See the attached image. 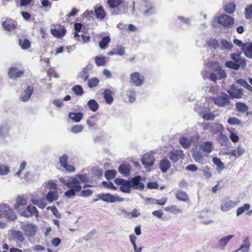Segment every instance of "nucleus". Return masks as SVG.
I'll return each mask as SVG.
<instances>
[{"instance_id": "nucleus-55", "label": "nucleus", "mask_w": 252, "mask_h": 252, "mask_svg": "<svg viewBox=\"0 0 252 252\" xmlns=\"http://www.w3.org/2000/svg\"><path fill=\"white\" fill-rule=\"evenodd\" d=\"M227 123L231 125H241L242 124L241 121L236 118L230 117L227 120Z\"/></svg>"}, {"instance_id": "nucleus-6", "label": "nucleus", "mask_w": 252, "mask_h": 252, "mask_svg": "<svg viewBox=\"0 0 252 252\" xmlns=\"http://www.w3.org/2000/svg\"><path fill=\"white\" fill-rule=\"evenodd\" d=\"M21 228L26 236L30 237H33L36 233L37 230L36 225L31 223L23 224Z\"/></svg>"}, {"instance_id": "nucleus-34", "label": "nucleus", "mask_w": 252, "mask_h": 252, "mask_svg": "<svg viewBox=\"0 0 252 252\" xmlns=\"http://www.w3.org/2000/svg\"><path fill=\"white\" fill-rule=\"evenodd\" d=\"M87 105L89 109L93 112H96L99 108L98 102L94 99L89 100L87 102Z\"/></svg>"}, {"instance_id": "nucleus-39", "label": "nucleus", "mask_w": 252, "mask_h": 252, "mask_svg": "<svg viewBox=\"0 0 252 252\" xmlns=\"http://www.w3.org/2000/svg\"><path fill=\"white\" fill-rule=\"evenodd\" d=\"M212 161L214 164L217 166V171L220 173L221 170L224 168V163L221 162L220 159L217 157H214L212 159Z\"/></svg>"}, {"instance_id": "nucleus-48", "label": "nucleus", "mask_w": 252, "mask_h": 252, "mask_svg": "<svg viewBox=\"0 0 252 252\" xmlns=\"http://www.w3.org/2000/svg\"><path fill=\"white\" fill-rule=\"evenodd\" d=\"M110 41V38L109 36L103 37L99 42V47L102 49H104Z\"/></svg>"}, {"instance_id": "nucleus-51", "label": "nucleus", "mask_w": 252, "mask_h": 252, "mask_svg": "<svg viewBox=\"0 0 252 252\" xmlns=\"http://www.w3.org/2000/svg\"><path fill=\"white\" fill-rule=\"evenodd\" d=\"M94 60L97 66H104L106 63V60L104 57L96 56Z\"/></svg>"}, {"instance_id": "nucleus-21", "label": "nucleus", "mask_w": 252, "mask_h": 252, "mask_svg": "<svg viewBox=\"0 0 252 252\" xmlns=\"http://www.w3.org/2000/svg\"><path fill=\"white\" fill-rule=\"evenodd\" d=\"M94 9L96 19L102 20L105 18L106 16V13L102 6L96 5L94 7Z\"/></svg>"}, {"instance_id": "nucleus-33", "label": "nucleus", "mask_w": 252, "mask_h": 252, "mask_svg": "<svg viewBox=\"0 0 252 252\" xmlns=\"http://www.w3.org/2000/svg\"><path fill=\"white\" fill-rule=\"evenodd\" d=\"M9 130V126L7 124H4L0 126V137L5 138L8 135Z\"/></svg>"}, {"instance_id": "nucleus-46", "label": "nucleus", "mask_w": 252, "mask_h": 252, "mask_svg": "<svg viewBox=\"0 0 252 252\" xmlns=\"http://www.w3.org/2000/svg\"><path fill=\"white\" fill-rule=\"evenodd\" d=\"M32 203L41 209L46 207L47 203L43 199H32Z\"/></svg>"}, {"instance_id": "nucleus-40", "label": "nucleus", "mask_w": 252, "mask_h": 252, "mask_svg": "<svg viewBox=\"0 0 252 252\" xmlns=\"http://www.w3.org/2000/svg\"><path fill=\"white\" fill-rule=\"evenodd\" d=\"M147 200H149L152 204H158L161 206L164 205L166 201L167 198L165 197H162L160 199H157L153 198H148Z\"/></svg>"}, {"instance_id": "nucleus-49", "label": "nucleus", "mask_w": 252, "mask_h": 252, "mask_svg": "<svg viewBox=\"0 0 252 252\" xmlns=\"http://www.w3.org/2000/svg\"><path fill=\"white\" fill-rule=\"evenodd\" d=\"M235 106L237 110L242 113L246 112L249 109L248 107L245 103L241 102H237Z\"/></svg>"}, {"instance_id": "nucleus-44", "label": "nucleus", "mask_w": 252, "mask_h": 252, "mask_svg": "<svg viewBox=\"0 0 252 252\" xmlns=\"http://www.w3.org/2000/svg\"><path fill=\"white\" fill-rule=\"evenodd\" d=\"M126 95L128 96L129 101L130 103H132L135 100V94L136 92L134 89H129L126 92Z\"/></svg>"}, {"instance_id": "nucleus-17", "label": "nucleus", "mask_w": 252, "mask_h": 252, "mask_svg": "<svg viewBox=\"0 0 252 252\" xmlns=\"http://www.w3.org/2000/svg\"><path fill=\"white\" fill-rule=\"evenodd\" d=\"M142 162L146 166H152L154 164L155 158L151 154H145L143 157Z\"/></svg>"}, {"instance_id": "nucleus-45", "label": "nucleus", "mask_w": 252, "mask_h": 252, "mask_svg": "<svg viewBox=\"0 0 252 252\" xmlns=\"http://www.w3.org/2000/svg\"><path fill=\"white\" fill-rule=\"evenodd\" d=\"M251 208L249 204L246 203L243 206L239 207L236 211V216H239L243 214L245 211L249 210Z\"/></svg>"}, {"instance_id": "nucleus-2", "label": "nucleus", "mask_w": 252, "mask_h": 252, "mask_svg": "<svg viewBox=\"0 0 252 252\" xmlns=\"http://www.w3.org/2000/svg\"><path fill=\"white\" fill-rule=\"evenodd\" d=\"M209 67L211 70H214L216 73L212 72L210 74V79L213 82H216L218 79L225 78L227 76L226 71L222 69L221 66L216 62H213L208 64Z\"/></svg>"}, {"instance_id": "nucleus-31", "label": "nucleus", "mask_w": 252, "mask_h": 252, "mask_svg": "<svg viewBox=\"0 0 252 252\" xmlns=\"http://www.w3.org/2000/svg\"><path fill=\"white\" fill-rule=\"evenodd\" d=\"M113 93L109 89H105L103 92V97L107 103L110 104L113 101Z\"/></svg>"}, {"instance_id": "nucleus-25", "label": "nucleus", "mask_w": 252, "mask_h": 252, "mask_svg": "<svg viewBox=\"0 0 252 252\" xmlns=\"http://www.w3.org/2000/svg\"><path fill=\"white\" fill-rule=\"evenodd\" d=\"M8 73L11 78H15L20 77L23 73V71L19 70L16 67H12L9 68Z\"/></svg>"}, {"instance_id": "nucleus-22", "label": "nucleus", "mask_w": 252, "mask_h": 252, "mask_svg": "<svg viewBox=\"0 0 252 252\" xmlns=\"http://www.w3.org/2000/svg\"><path fill=\"white\" fill-rule=\"evenodd\" d=\"M237 205V203L232 200L225 202L220 206V209L223 212H227L234 208Z\"/></svg>"}, {"instance_id": "nucleus-36", "label": "nucleus", "mask_w": 252, "mask_h": 252, "mask_svg": "<svg viewBox=\"0 0 252 252\" xmlns=\"http://www.w3.org/2000/svg\"><path fill=\"white\" fill-rule=\"evenodd\" d=\"M83 115L81 112L72 113L71 112L69 114V118L73 121L78 123L82 119Z\"/></svg>"}, {"instance_id": "nucleus-56", "label": "nucleus", "mask_w": 252, "mask_h": 252, "mask_svg": "<svg viewBox=\"0 0 252 252\" xmlns=\"http://www.w3.org/2000/svg\"><path fill=\"white\" fill-rule=\"evenodd\" d=\"M99 80L97 78L94 77L88 80V86L90 88H93L97 86Z\"/></svg>"}, {"instance_id": "nucleus-42", "label": "nucleus", "mask_w": 252, "mask_h": 252, "mask_svg": "<svg viewBox=\"0 0 252 252\" xmlns=\"http://www.w3.org/2000/svg\"><path fill=\"white\" fill-rule=\"evenodd\" d=\"M19 44L22 49H28L31 46V42L29 40L25 38L23 40L21 39H19Z\"/></svg>"}, {"instance_id": "nucleus-54", "label": "nucleus", "mask_w": 252, "mask_h": 252, "mask_svg": "<svg viewBox=\"0 0 252 252\" xmlns=\"http://www.w3.org/2000/svg\"><path fill=\"white\" fill-rule=\"evenodd\" d=\"M245 18L247 19L252 18V4H250L245 9Z\"/></svg>"}, {"instance_id": "nucleus-64", "label": "nucleus", "mask_w": 252, "mask_h": 252, "mask_svg": "<svg viewBox=\"0 0 252 252\" xmlns=\"http://www.w3.org/2000/svg\"><path fill=\"white\" fill-rule=\"evenodd\" d=\"M102 184L104 186V187L107 189H111L114 190H116L117 189L116 187L114 186L113 184L111 182L103 181Z\"/></svg>"}, {"instance_id": "nucleus-30", "label": "nucleus", "mask_w": 252, "mask_h": 252, "mask_svg": "<svg viewBox=\"0 0 252 252\" xmlns=\"http://www.w3.org/2000/svg\"><path fill=\"white\" fill-rule=\"evenodd\" d=\"M192 157L195 161L201 164L204 163V155L200 151H196L193 153Z\"/></svg>"}, {"instance_id": "nucleus-43", "label": "nucleus", "mask_w": 252, "mask_h": 252, "mask_svg": "<svg viewBox=\"0 0 252 252\" xmlns=\"http://www.w3.org/2000/svg\"><path fill=\"white\" fill-rule=\"evenodd\" d=\"M224 9L228 14H232L236 10V5L234 3H229L225 5Z\"/></svg>"}, {"instance_id": "nucleus-60", "label": "nucleus", "mask_w": 252, "mask_h": 252, "mask_svg": "<svg viewBox=\"0 0 252 252\" xmlns=\"http://www.w3.org/2000/svg\"><path fill=\"white\" fill-rule=\"evenodd\" d=\"M79 77L86 81L89 77V73L87 69L84 68L83 70L80 73Z\"/></svg>"}, {"instance_id": "nucleus-9", "label": "nucleus", "mask_w": 252, "mask_h": 252, "mask_svg": "<svg viewBox=\"0 0 252 252\" xmlns=\"http://www.w3.org/2000/svg\"><path fill=\"white\" fill-rule=\"evenodd\" d=\"M9 240L16 243V246L20 247L24 241L23 233L19 230H12L10 235Z\"/></svg>"}, {"instance_id": "nucleus-41", "label": "nucleus", "mask_w": 252, "mask_h": 252, "mask_svg": "<svg viewBox=\"0 0 252 252\" xmlns=\"http://www.w3.org/2000/svg\"><path fill=\"white\" fill-rule=\"evenodd\" d=\"M175 196L177 199L181 201H187L189 199L187 193L185 191L181 190L178 191Z\"/></svg>"}, {"instance_id": "nucleus-4", "label": "nucleus", "mask_w": 252, "mask_h": 252, "mask_svg": "<svg viewBox=\"0 0 252 252\" xmlns=\"http://www.w3.org/2000/svg\"><path fill=\"white\" fill-rule=\"evenodd\" d=\"M229 99V96L225 93L213 98L214 103L220 107L228 106L230 103Z\"/></svg>"}, {"instance_id": "nucleus-18", "label": "nucleus", "mask_w": 252, "mask_h": 252, "mask_svg": "<svg viewBox=\"0 0 252 252\" xmlns=\"http://www.w3.org/2000/svg\"><path fill=\"white\" fill-rule=\"evenodd\" d=\"M199 115L202 117V118L207 121H213L215 119L216 116L215 115L209 111V110L207 108H205L199 112Z\"/></svg>"}, {"instance_id": "nucleus-28", "label": "nucleus", "mask_w": 252, "mask_h": 252, "mask_svg": "<svg viewBox=\"0 0 252 252\" xmlns=\"http://www.w3.org/2000/svg\"><path fill=\"white\" fill-rule=\"evenodd\" d=\"M200 149L206 153H210L212 151L213 144L210 141H206L201 144Z\"/></svg>"}, {"instance_id": "nucleus-29", "label": "nucleus", "mask_w": 252, "mask_h": 252, "mask_svg": "<svg viewBox=\"0 0 252 252\" xmlns=\"http://www.w3.org/2000/svg\"><path fill=\"white\" fill-rule=\"evenodd\" d=\"M118 171L124 176H127L130 174V166L128 164H121L119 167Z\"/></svg>"}, {"instance_id": "nucleus-8", "label": "nucleus", "mask_w": 252, "mask_h": 252, "mask_svg": "<svg viewBox=\"0 0 252 252\" xmlns=\"http://www.w3.org/2000/svg\"><path fill=\"white\" fill-rule=\"evenodd\" d=\"M203 129L215 134H217L220 132L221 133L223 127L221 124L219 123H207L203 125Z\"/></svg>"}, {"instance_id": "nucleus-20", "label": "nucleus", "mask_w": 252, "mask_h": 252, "mask_svg": "<svg viewBox=\"0 0 252 252\" xmlns=\"http://www.w3.org/2000/svg\"><path fill=\"white\" fill-rule=\"evenodd\" d=\"M242 50L247 58L252 59V42L244 43L242 46Z\"/></svg>"}, {"instance_id": "nucleus-52", "label": "nucleus", "mask_w": 252, "mask_h": 252, "mask_svg": "<svg viewBox=\"0 0 252 252\" xmlns=\"http://www.w3.org/2000/svg\"><path fill=\"white\" fill-rule=\"evenodd\" d=\"M117 171L115 170H107L105 173V177L107 180L113 179L115 178Z\"/></svg>"}, {"instance_id": "nucleus-50", "label": "nucleus", "mask_w": 252, "mask_h": 252, "mask_svg": "<svg viewBox=\"0 0 252 252\" xmlns=\"http://www.w3.org/2000/svg\"><path fill=\"white\" fill-rule=\"evenodd\" d=\"M71 90L76 95L81 96L84 93L83 88L80 85H75L72 88Z\"/></svg>"}, {"instance_id": "nucleus-59", "label": "nucleus", "mask_w": 252, "mask_h": 252, "mask_svg": "<svg viewBox=\"0 0 252 252\" xmlns=\"http://www.w3.org/2000/svg\"><path fill=\"white\" fill-rule=\"evenodd\" d=\"M68 156L64 154L61 156L59 158V161L62 166L63 167L67 165V164Z\"/></svg>"}, {"instance_id": "nucleus-27", "label": "nucleus", "mask_w": 252, "mask_h": 252, "mask_svg": "<svg viewBox=\"0 0 252 252\" xmlns=\"http://www.w3.org/2000/svg\"><path fill=\"white\" fill-rule=\"evenodd\" d=\"M250 247V243L249 241V238L246 237L243 241V243L240 246V247L237 250L234 251L233 252H237L240 251H242V252H249Z\"/></svg>"}, {"instance_id": "nucleus-13", "label": "nucleus", "mask_w": 252, "mask_h": 252, "mask_svg": "<svg viewBox=\"0 0 252 252\" xmlns=\"http://www.w3.org/2000/svg\"><path fill=\"white\" fill-rule=\"evenodd\" d=\"M130 82L136 86H141L145 81V78L140 73L135 72L130 75Z\"/></svg>"}, {"instance_id": "nucleus-24", "label": "nucleus", "mask_w": 252, "mask_h": 252, "mask_svg": "<svg viewBox=\"0 0 252 252\" xmlns=\"http://www.w3.org/2000/svg\"><path fill=\"white\" fill-rule=\"evenodd\" d=\"M170 167L171 163L167 158H164L160 161L159 167L162 172H166Z\"/></svg>"}, {"instance_id": "nucleus-19", "label": "nucleus", "mask_w": 252, "mask_h": 252, "mask_svg": "<svg viewBox=\"0 0 252 252\" xmlns=\"http://www.w3.org/2000/svg\"><path fill=\"white\" fill-rule=\"evenodd\" d=\"M33 92V88L32 86H29L27 89L25 90L20 97V99L22 101H27L31 97Z\"/></svg>"}, {"instance_id": "nucleus-26", "label": "nucleus", "mask_w": 252, "mask_h": 252, "mask_svg": "<svg viewBox=\"0 0 252 252\" xmlns=\"http://www.w3.org/2000/svg\"><path fill=\"white\" fill-rule=\"evenodd\" d=\"M96 197H99L100 200L108 203H114L112 200L113 195L109 193H101L97 194Z\"/></svg>"}, {"instance_id": "nucleus-10", "label": "nucleus", "mask_w": 252, "mask_h": 252, "mask_svg": "<svg viewBox=\"0 0 252 252\" xmlns=\"http://www.w3.org/2000/svg\"><path fill=\"white\" fill-rule=\"evenodd\" d=\"M21 216L29 218L32 215L37 217L39 216V213L35 207L32 205H29L26 208H23L22 211H20Z\"/></svg>"}, {"instance_id": "nucleus-61", "label": "nucleus", "mask_w": 252, "mask_h": 252, "mask_svg": "<svg viewBox=\"0 0 252 252\" xmlns=\"http://www.w3.org/2000/svg\"><path fill=\"white\" fill-rule=\"evenodd\" d=\"M117 215L120 216L122 215H124V216L126 218H130V213L127 212L125 209L124 208H119L117 212Z\"/></svg>"}, {"instance_id": "nucleus-47", "label": "nucleus", "mask_w": 252, "mask_h": 252, "mask_svg": "<svg viewBox=\"0 0 252 252\" xmlns=\"http://www.w3.org/2000/svg\"><path fill=\"white\" fill-rule=\"evenodd\" d=\"M164 210L167 212H169L175 214L181 213L182 212V210L179 209L176 206L172 205L170 207H166L164 208Z\"/></svg>"}, {"instance_id": "nucleus-38", "label": "nucleus", "mask_w": 252, "mask_h": 252, "mask_svg": "<svg viewBox=\"0 0 252 252\" xmlns=\"http://www.w3.org/2000/svg\"><path fill=\"white\" fill-rule=\"evenodd\" d=\"M52 34L56 37H60L65 35L66 30L64 28L60 29H55L51 30Z\"/></svg>"}, {"instance_id": "nucleus-1", "label": "nucleus", "mask_w": 252, "mask_h": 252, "mask_svg": "<svg viewBox=\"0 0 252 252\" xmlns=\"http://www.w3.org/2000/svg\"><path fill=\"white\" fill-rule=\"evenodd\" d=\"M107 4L112 15L126 14L127 12L128 5L124 0H107Z\"/></svg>"}, {"instance_id": "nucleus-57", "label": "nucleus", "mask_w": 252, "mask_h": 252, "mask_svg": "<svg viewBox=\"0 0 252 252\" xmlns=\"http://www.w3.org/2000/svg\"><path fill=\"white\" fill-rule=\"evenodd\" d=\"M221 45L225 49L231 50L233 46V44L225 39L221 40Z\"/></svg>"}, {"instance_id": "nucleus-12", "label": "nucleus", "mask_w": 252, "mask_h": 252, "mask_svg": "<svg viewBox=\"0 0 252 252\" xmlns=\"http://www.w3.org/2000/svg\"><path fill=\"white\" fill-rule=\"evenodd\" d=\"M198 141V138L197 136H193L190 138L183 137L180 139V144L184 149H187L190 147L191 143L196 144Z\"/></svg>"}, {"instance_id": "nucleus-32", "label": "nucleus", "mask_w": 252, "mask_h": 252, "mask_svg": "<svg viewBox=\"0 0 252 252\" xmlns=\"http://www.w3.org/2000/svg\"><path fill=\"white\" fill-rule=\"evenodd\" d=\"M234 237L233 235H229L221 238L218 242V245L222 248H224L228 243L229 241Z\"/></svg>"}, {"instance_id": "nucleus-5", "label": "nucleus", "mask_w": 252, "mask_h": 252, "mask_svg": "<svg viewBox=\"0 0 252 252\" xmlns=\"http://www.w3.org/2000/svg\"><path fill=\"white\" fill-rule=\"evenodd\" d=\"M218 23L225 28H230L234 23V19L227 15L222 14L218 17Z\"/></svg>"}, {"instance_id": "nucleus-3", "label": "nucleus", "mask_w": 252, "mask_h": 252, "mask_svg": "<svg viewBox=\"0 0 252 252\" xmlns=\"http://www.w3.org/2000/svg\"><path fill=\"white\" fill-rule=\"evenodd\" d=\"M5 218L10 221H14L17 219V215L12 209L6 204H0V219Z\"/></svg>"}, {"instance_id": "nucleus-58", "label": "nucleus", "mask_w": 252, "mask_h": 252, "mask_svg": "<svg viewBox=\"0 0 252 252\" xmlns=\"http://www.w3.org/2000/svg\"><path fill=\"white\" fill-rule=\"evenodd\" d=\"M9 172V168L7 166L0 164V175H6Z\"/></svg>"}, {"instance_id": "nucleus-11", "label": "nucleus", "mask_w": 252, "mask_h": 252, "mask_svg": "<svg viewBox=\"0 0 252 252\" xmlns=\"http://www.w3.org/2000/svg\"><path fill=\"white\" fill-rule=\"evenodd\" d=\"M142 177L139 175L136 176L129 180L131 188L140 191L144 189L145 185L141 182Z\"/></svg>"}, {"instance_id": "nucleus-16", "label": "nucleus", "mask_w": 252, "mask_h": 252, "mask_svg": "<svg viewBox=\"0 0 252 252\" xmlns=\"http://www.w3.org/2000/svg\"><path fill=\"white\" fill-rule=\"evenodd\" d=\"M168 156L170 160L175 163L180 159L183 158L184 155L182 150H176L170 152Z\"/></svg>"}, {"instance_id": "nucleus-37", "label": "nucleus", "mask_w": 252, "mask_h": 252, "mask_svg": "<svg viewBox=\"0 0 252 252\" xmlns=\"http://www.w3.org/2000/svg\"><path fill=\"white\" fill-rule=\"evenodd\" d=\"M59 198L57 192L55 191H51L47 193L46 199L49 202L57 200Z\"/></svg>"}, {"instance_id": "nucleus-7", "label": "nucleus", "mask_w": 252, "mask_h": 252, "mask_svg": "<svg viewBox=\"0 0 252 252\" xmlns=\"http://www.w3.org/2000/svg\"><path fill=\"white\" fill-rule=\"evenodd\" d=\"M114 182L118 185H120L121 191L124 193H129L131 190V186L129 180H126L121 178H116Z\"/></svg>"}, {"instance_id": "nucleus-15", "label": "nucleus", "mask_w": 252, "mask_h": 252, "mask_svg": "<svg viewBox=\"0 0 252 252\" xmlns=\"http://www.w3.org/2000/svg\"><path fill=\"white\" fill-rule=\"evenodd\" d=\"M227 93L232 98L240 99L242 97L243 91L242 89H238L235 86L233 85L227 91Z\"/></svg>"}, {"instance_id": "nucleus-62", "label": "nucleus", "mask_w": 252, "mask_h": 252, "mask_svg": "<svg viewBox=\"0 0 252 252\" xmlns=\"http://www.w3.org/2000/svg\"><path fill=\"white\" fill-rule=\"evenodd\" d=\"M115 51L117 55L123 56L125 53V48L122 46H117Z\"/></svg>"}, {"instance_id": "nucleus-23", "label": "nucleus", "mask_w": 252, "mask_h": 252, "mask_svg": "<svg viewBox=\"0 0 252 252\" xmlns=\"http://www.w3.org/2000/svg\"><path fill=\"white\" fill-rule=\"evenodd\" d=\"M27 204V201L25 198L21 197V196H18L16 198V203L14 205V208L20 213V211H23V209H21L20 206H25Z\"/></svg>"}, {"instance_id": "nucleus-35", "label": "nucleus", "mask_w": 252, "mask_h": 252, "mask_svg": "<svg viewBox=\"0 0 252 252\" xmlns=\"http://www.w3.org/2000/svg\"><path fill=\"white\" fill-rule=\"evenodd\" d=\"M2 25L5 30L11 31L15 27V22L14 21L8 20L2 22Z\"/></svg>"}, {"instance_id": "nucleus-63", "label": "nucleus", "mask_w": 252, "mask_h": 252, "mask_svg": "<svg viewBox=\"0 0 252 252\" xmlns=\"http://www.w3.org/2000/svg\"><path fill=\"white\" fill-rule=\"evenodd\" d=\"M83 126L82 125H76L73 126L71 129V131L74 133H77L81 132L83 129Z\"/></svg>"}, {"instance_id": "nucleus-14", "label": "nucleus", "mask_w": 252, "mask_h": 252, "mask_svg": "<svg viewBox=\"0 0 252 252\" xmlns=\"http://www.w3.org/2000/svg\"><path fill=\"white\" fill-rule=\"evenodd\" d=\"M143 7L146 9L143 12L144 16L146 17H149L156 13L155 7L152 2H148L146 0L144 1Z\"/></svg>"}, {"instance_id": "nucleus-53", "label": "nucleus", "mask_w": 252, "mask_h": 252, "mask_svg": "<svg viewBox=\"0 0 252 252\" xmlns=\"http://www.w3.org/2000/svg\"><path fill=\"white\" fill-rule=\"evenodd\" d=\"M237 63H235L232 61H227L225 63V65L227 68L234 70H238L239 69V66L238 65Z\"/></svg>"}]
</instances>
